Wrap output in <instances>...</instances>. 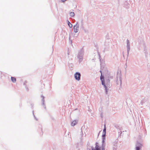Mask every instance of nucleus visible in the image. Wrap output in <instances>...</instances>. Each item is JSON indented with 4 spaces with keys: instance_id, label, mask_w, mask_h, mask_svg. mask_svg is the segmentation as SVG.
Segmentation results:
<instances>
[{
    "instance_id": "f257e3e1",
    "label": "nucleus",
    "mask_w": 150,
    "mask_h": 150,
    "mask_svg": "<svg viewBox=\"0 0 150 150\" xmlns=\"http://www.w3.org/2000/svg\"><path fill=\"white\" fill-rule=\"evenodd\" d=\"M84 53V50L83 48H81L79 51L78 55H77V58L79 59V63L81 62L83 60V56Z\"/></svg>"
},
{
    "instance_id": "f03ea898",
    "label": "nucleus",
    "mask_w": 150,
    "mask_h": 150,
    "mask_svg": "<svg viewBox=\"0 0 150 150\" xmlns=\"http://www.w3.org/2000/svg\"><path fill=\"white\" fill-rule=\"evenodd\" d=\"M117 76L116 78V83L117 85H120V86L121 87V84L122 82V78L121 77V75L120 74L119 76L117 74Z\"/></svg>"
},
{
    "instance_id": "7ed1b4c3",
    "label": "nucleus",
    "mask_w": 150,
    "mask_h": 150,
    "mask_svg": "<svg viewBox=\"0 0 150 150\" xmlns=\"http://www.w3.org/2000/svg\"><path fill=\"white\" fill-rule=\"evenodd\" d=\"M100 72L102 74V71H100ZM100 79L101 82L103 86L105 88H107L108 87L105 84V81L104 79V78L103 76H102V74L100 76Z\"/></svg>"
},
{
    "instance_id": "20e7f679",
    "label": "nucleus",
    "mask_w": 150,
    "mask_h": 150,
    "mask_svg": "<svg viewBox=\"0 0 150 150\" xmlns=\"http://www.w3.org/2000/svg\"><path fill=\"white\" fill-rule=\"evenodd\" d=\"M105 136H106L102 135V146H101V150H105Z\"/></svg>"
},
{
    "instance_id": "39448f33",
    "label": "nucleus",
    "mask_w": 150,
    "mask_h": 150,
    "mask_svg": "<svg viewBox=\"0 0 150 150\" xmlns=\"http://www.w3.org/2000/svg\"><path fill=\"white\" fill-rule=\"evenodd\" d=\"M74 31L75 33H77L79 29V24L78 22H77L76 24L73 27Z\"/></svg>"
},
{
    "instance_id": "423d86ee",
    "label": "nucleus",
    "mask_w": 150,
    "mask_h": 150,
    "mask_svg": "<svg viewBox=\"0 0 150 150\" xmlns=\"http://www.w3.org/2000/svg\"><path fill=\"white\" fill-rule=\"evenodd\" d=\"M142 145L141 143L137 142L136 144L135 150H142Z\"/></svg>"
},
{
    "instance_id": "0eeeda50",
    "label": "nucleus",
    "mask_w": 150,
    "mask_h": 150,
    "mask_svg": "<svg viewBox=\"0 0 150 150\" xmlns=\"http://www.w3.org/2000/svg\"><path fill=\"white\" fill-rule=\"evenodd\" d=\"M91 148L92 150H101V146L100 147L98 145V143L97 142H96V143L95 148L93 146H91Z\"/></svg>"
},
{
    "instance_id": "6e6552de",
    "label": "nucleus",
    "mask_w": 150,
    "mask_h": 150,
    "mask_svg": "<svg viewBox=\"0 0 150 150\" xmlns=\"http://www.w3.org/2000/svg\"><path fill=\"white\" fill-rule=\"evenodd\" d=\"M75 79L77 81H79L80 79L81 75L80 73L79 72H76L74 75Z\"/></svg>"
},
{
    "instance_id": "1a4fd4ad",
    "label": "nucleus",
    "mask_w": 150,
    "mask_h": 150,
    "mask_svg": "<svg viewBox=\"0 0 150 150\" xmlns=\"http://www.w3.org/2000/svg\"><path fill=\"white\" fill-rule=\"evenodd\" d=\"M127 56H128L129 52L130 50V42L129 40L127 39Z\"/></svg>"
},
{
    "instance_id": "9d476101",
    "label": "nucleus",
    "mask_w": 150,
    "mask_h": 150,
    "mask_svg": "<svg viewBox=\"0 0 150 150\" xmlns=\"http://www.w3.org/2000/svg\"><path fill=\"white\" fill-rule=\"evenodd\" d=\"M41 97L42 98V99L41 100L42 102V105L44 106V107L45 109H46V107L45 106V105L44 103V102H45V100H44V97L42 95L41 96Z\"/></svg>"
},
{
    "instance_id": "9b49d317",
    "label": "nucleus",
    "mask_w": 150,
    "mask_h": 150,
    "mask_svg": "<svg viewBox=\"0 0 150 150\" xmlns=\"http://www.w3.org/2000/svg\"><path fill=\"white\" fill-rule=\"evenodd\" d=\"M106 128L105 125H104V127L103 131V133L102 135L106 136Z\"/></svg>"
},
{
    "instance_id": "f8f14e48",
    "label": "nucleus",
    "mask_w": 150,
    "mask_h": 150,
    "mask_svg": "<svg viewBox=\"0 0 150 150\" xmlns=\"http://www.w3.org/2000/svg\"><path fill=\"white\" fill-rule=\"evenodd\" d=\"M77 120H74L72 121L71 123V125L72 126H75L78 122Z\"/></svg>"
},
{
    "instance_id": "ddd939ff",
    "label": "nucleus",
    "mask_w": 150,
    "mask_h": 150,
    "mask_svg": "<svg viewBox=\"0 0 150 150\" xmlns=\"http://www.w3.org/2000/svg\"><path fill=\"white\" fill-rule=\"evenodd\" d=\"M11 79L12 82L13 83H15L16 81V79L15 77H11Z\"/></svg>"
},
{
    "instance_id": "4468645a",
    "label": "nucleus",
    "mask_w": 150,
    "mask_h": 150,
    "mask_svg": "<svg viewBox=\"0 0 150 150\" xmlns=\"http://www.w3.org/2000/svg\"><path fill=\"white\" fill-rule=\"evenodd\" d=\"M67 23L68 24V25L71 28L72 27V24L69 22V20H67Z\"/></svg>"
},
{
    "instance_id": "2eb2a0df",
    "label": "nucleus",
    "mask_w": 150,
    "mask_h": 150,
    "mask_svg": "<svg viewBox=\"0 0 150 150\" xmlns=\"http://www.w3.org/2000/svg\"><path fill=\"white\" fill-rule=\"evenodd\" d=\"M146 101V100L145 98H144L141 102L140 103L141 105H143V103Z\"/></svg>"
},
{
    "instance_id": "dca6fc26",
    "label": "nucleus",
    "mask_w": 150,
    "mask_h": 150,
    "mask_svg": "<svg viewBox=\"0 0 150 150\" xmlns=\"http://www.w3.org/2000/svg\"><path fill=\"white\" fill-rule=\"evenodd\" d=\"M106 84L107 86H108V85H109V84H110V80L109 79L106 80Z\"/></svg>"
},
{
    "instance_id": "f3484780",
    "label": "nucleus",
    "mask_w": 150,
    "mask_h": 150,
    "mask_svg": "<svg viewBox=\"0 0 150 150\" xmlns=\"http://www.w3.org/2000/svg\"><path fill=\"white\" fill-rule=\"evenodd\" d=\"M83 126L81 129V138H80L81 140H82V139H83L82 136H83V132H82V129L83 128Z\"/></svg>"
},
{
    "instance_id": "a211bd4d",
    "label": "nucleus",
    "mask_w": 150,
    "mask_h": 150,
    "mask_svg": "<svg viewBox=\"0 0 150 150\" xmlns=\"http://www.w3.org/2000/svg\"><path fill=\"white\" fill-rule=\"evenodd\" d=\"M74 12H71L70 13V16L73 17L74 16Z\"/></svg>"
},
{
    "instance_id": "6ab92c4d",
    "label": "nucleus",
    "mask_w": 150,
    "mask_h": 150,
    "mask_svg": "<svg viewBox=\"0 0 150 150\" xmlns=\"http://www.w3.org/2000/svg\"><path fill=\"white\" fill-rule=\"evenodd\" d=\"M114 147L117 148V143L116 142L114 143Z\"/></svg>"
},
{
    "instance_id": "aec40b11",
    "label": "nucleus",
    "mask_w": 150,
    "mask_h": 150,
    "mask_svg": "<svg viewBox=\"0 0 150 150\" xmlns=\"http://www.w3.org/2000/svg\"><path fill=\"white\" fill-rule=\"evenodd\" d=\"M105 92L106 94H107L108 92V88H105Z\"/></svg>"
},
{
    "instance_id": "412c9836",
    "label": "nucleus",
    "mask_w": 150,
    "mask_h": 150,
    "mask_svg": "<svg viewBox=\"0 0 150 150\" xmlns=\"http://www.w3.org/2000/svg\"><path fill=\"white\" fill-rule=\"evenodd\" d=\"M33 116H34V117L35 119L36 120H38V119H37V118L36 117H35V115H34V111H33Z\"/></svg>"
},
{
    "instance_id": "4be33fe9",
    "label": "nucleus",
    "mask_w": 150,
    "mask_h": 150,
    "mask_svg": "<svg viewBox=\"0 0 150 150\" xmlns=\"http://www.w3.org/2000/svg\"><path fill=\"white\" fill-rule=\"evenodd\" d=\"M70 54V52L69 50H68L67 51V55H68V57L69 58V55Z\"/></svg>"
},
{
    "instance_id": "5701e85b",
    "label": "nucleus",
    "mask_w": 150,
    "mask_h": 150,
    "mask_svg": "<svg viewBox=\"0 0 150 150\" xmlns=\"http://www.w3.org/2000/svg\"><path fill=\"white\" fill-rule=\"evenodd\" d=\"M119 131L118 132V133H119V134L120 133V135L121 134V133H122V131L120 129L119 130Z\"/></svg>"
},
{
    "instance_id": "b1692460",
    "label": "nucleus",
    "mask_w": 150,
    "mask_h": 150,
    "mask_svg": "<svg viewBox=\"0 0 150 150\" xmlns=\"http://www.w3.org/2000/svg\"><path fill=\"white\" fill-rule=\"evenodd\" d=\"M100 117H101L102 118H103V113L102 112L100 114Z\"/></svg>"
},
{
    "instance_id": "393cba45",
    "label": "nucleus",
    "mask_w": 150,
    "mask_h": 150,
    "mask_svg": "<svg viewBox=\"0 0 150 150\" xmlns=\"http://www.w3.org/2000/svg\"><path fill=\"white\" fill-rule=\"evenodd\" d=\"M124 6H125L124 7H126L127 8H128L129 7V6H125V5Z\"/></svg>"
},
{
    "instance_id": "a878e982",
    "label": "nucleus",
    "mask_w": 150,
    "mask_h": 150,
    "mask_svg": "<svg viewBox=\"0 0 150 150\" xmlns=\"http://www.w3.org/2000/svg\"><path fill=\"white\" fill-rule=\"evenodd\" d=\"M113 150H116V148L113 147Z\"/></svg>"
},
{
    "instance_id": "bb28decb",
    "label": "nucleus",
    "mask_w": 150,
    "mask_h": 150,
    "mask_svg": "<svg viewBox=\"0 0 150 150\" xmlns=\"http://www.w3.org/2000/svg\"><path fill=\"white\" fill-rule=\"evenodd\" d=\"M84 31L85 33H86L87 32V31L85 29H84Z\"/></svg>"
},
{
    "instance_id": "cd10ccee",
    "label": "nucleus",
    "mask_w": 150,
    "mask_h": 150,
    "mask_svg": "<svg viewBox=\"0 0 150 150\" xmlns=\"http://www.w3.org/2000/svg\"><path fill=\"white\" fill-rule=\"evenodd\" d=\"M26 82L25 81L24 82V85H25L26 84Z\"/></svg>"
},
{
    "instance_id": "c85d7f7f",
    "label": "nucleus",
    "mask_w": 150,
    "mask_h": 150,
    "mask_svg": "<svg viewBox=\"0 0 150 150\" xmlns=\"http://www.w3.org/2000/svg\"><path fill=\"white\" fill-rule=\"evenodd\" d=\"M83 20H82V21H81V23H82V25H83Z\"/></svg>"
},
{
    "instance_id": "c756f323",
    "label": "nucleus",
    "mask_w": 150,
    "mask_h": 150,
    "mask_svg": "<svg viewBox=\"0 0 150 150\" xmlns=\"http://www.w3.org/2000/svg\"><path fill=\"white\" fill-rule=\"evenodd\" d=\"M87 150H91V149H90L87 148Z\"/></svg>"
},
{
    "instance_id": "7c9ffc66",
    "label": "nucleus",
    "mask_w": 150,
    "mask_h": 150,
    "mask_svg": "<svg viewBox=\"0 0 150 150\" xmlns=\"http://www.w3.org/2000/svg\"><path fill=\"white\" fill-rule=\"evenodd\" d=\"M26 89L27 90V91L28 90V88H27Z\"/></svg>"
},
{
    "instance_id": "2f4dec72",
    "label": "nucleus",
    "mask_w": 150,
    "mask_h": 150,
    "mask_svg": "<svg viewBox=\"0 0 150 150\" xmlns=\"http://www.w3.org/2000/svg\"><path fill=\"white\" fill-rule=\"evenodd\" d=\"M106 42H107V41H106L105 42V45H106Z\"/></svg>"
},
{
    "instance_id": "473e14b6",
    "label": "nucleus",
    "mask_w": 150,
    "mask_h": 150,
    "mask_svg": "<svg viewBox=\"0 0 150 150\" xmlns=\"http://www.w3.org/2000/svg\"><path fill=\"white\" fill-rule=\"evenodd\" d=\"M71 43H72V41H71Z\"/></svg>"
}]
</instances>
